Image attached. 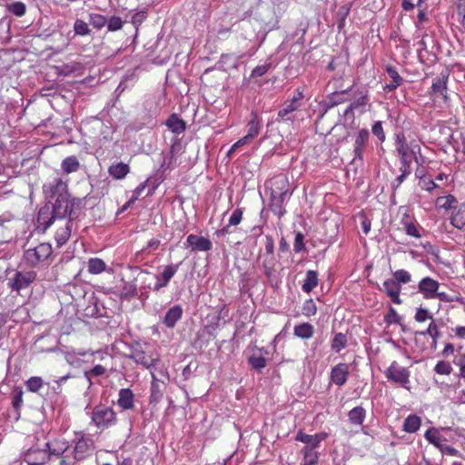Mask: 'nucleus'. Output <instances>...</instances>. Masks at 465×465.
<instances>
[{
    "mask_svg": "<svg viewBox=\"0 0 465 465\" xmlns=\"http://www.w3.org/2000/svg\"><path fill=\"white\" fill-rule=\"evenodd\" d=\"M401 213L400 224L402 230L408 236L420 239L421 238L420 231L422 227L416 221L415 217L410 213L409 209L405 206L399 208Z\"/></svg>",
    "mask_w": 465,
    "mask_h": 465,
    "instance_id": "4",
    "label": "nucleus"
},
{
    "mask_svg": "<svg viewBox=\"0 0 465 465\" xmlns=\"http://www.w3.org/2000/svg\"><path fill=\"white\" fill-rule=\"evenodd\" d=\"M430 336V338H440V331L438 324L436 323L435 320H432L426 330L420 331L415 332V339L418 341L420 337H427Z\"/></svg>",
    "mask_w": 465,
    "mask_h": 465,
    "instance_id": "33",
    "label": "nucleus"
},
{
    "mask_svg": "<svg viewBox=\"0 0 465 465\" xmlns=\"http://www.w3.org/2000/svg\"><path fill=\"white\" fill-rule=\"evenodd\" d=\"M379 290L385 292L393 303L398 305L402 303L400 297L401 286H400L398 282L394 281L392 278L386 279L383 282L382 286L379 287Z\"/></svg>",
    "mask_w": 465,
    "mask_h": 465,
    "instance_id": "14",
    "label": "nucleus"
},
{
    "mask_svg": "<svg viewBox=\"0 0 465 465\" xmlns=\"http://www.w3.org/2000/svg\"><path fill=\"white\" fill-rule=\"evenodd\" d=\"M12 404L16 411H19L23 404V391L20 387H15L13 391Z\"/></svg>",
    "mask_w": 465,
    "mask_h": 465,
    "instance_id": "57",
    "label": "nucleus"
},
{
    "mask_svg": "<svg viewBox=\"0 0 465 465\" xmlns=\"http://www.w3.org/2000/svg\"><path fill=\"white\" fill-rule=\"evenodd\" d=\"M450 224L459 230H462L465 227V207H460L452 213Z\"/></svg>",
    "mask_w": 465,
    "mask_h": 465,
    "instance_id": "38",
    "label": "nucleus"
},
{
    "mask_svg": "<svg viewBox=\"0 0 465 465\" xmlns=\"http://www.w3.org/2000/svg\"><path fill=\"white\" fill-rule=\"evenodd\" d=\"M152 378L153 381L151 384V401H158L162 398L163 394L161 392L158 381L153 373H152Z\"/></svg>",
    "mask_w": 465,
    "mask_h": 465,
    "instance_id": "58",
    "label": "nucleus"
},
{
    "mask_svg": "<svg viewBox=\"0 0 465 465\" xmlns=\"http://www.w3.org/2000/svg\"><path fill=\"white\" fill-rule=\"evenodd\" d=\"M6 10L15 16H23L26 12V5L20 1L5 4Z\"/></svg>",
    "mask_w": 465,
    "mask_h": 465,
    "instance_id": "41",
    "label": "nucleus"
},
{
    "mask_svg": "<svg viewBox=\"0 0 465 465\" xmlns=\"http://www.w3.org/2000/svg\"><path fill=\"white\" fill-rule=\"evenodd\" d=\"M44 381L41 377L34 376L26 381L25 386L27 390L31 392H38L39 390L43 387Z\"/></svg>",
    "mask_w": 465,
    "mask_h": 465,
    "instance_id": "49",
    "label": "nucleus"
},
{
    "mask_svg": "<svg viewBox=\"0 0 465 465\" xmlns=\"http://www.w3.org/2000/svg\"><path fill=\"white\" fill-rule=\"evenodd\" d=\"M371 132L381 142L385 141V134L381 121H377L372 124Z\"/></svg>",
    "mask_w": 465,
    "mask_h": 465,
    "instance_id": "62",
    "label": "nucleus"
},
{
    "mask_svg": "<svg viewBox=\"0 0 465 465\" xmlns=\"http://www.w3.org/2000/svg\"><path fill=\"white\" fill-rule=\"evenodd\" d=\"M302 313L308 318L314 316L317 313V306L312 299H308L303 302Z\"/></svg>",
    "mask_w": 465,
    "mask_h": 465,
    "instance_id": "50",
    "label": "nucleus"
},
{
    "mask_svg": "<svg viewBox=\"0 0 465 465\" xmlns=\"http://www.w3.org/2000/svg\"><path fill=\"white\" fill-rule=\"evenodd\" d=\"M386 72L391 77V83L386 84L383 89L385 92H392L402 84L403 79L399 74L397 69L392 65H388L386 67Z\"/></svg>",
    "mask_w": 465,
    "mask_h": 465,
    "instance_id": "24",
    "label": "nucleus"
},
{
    "mask_svg": "<svg viewBox=\"0 0 465 465\" xmlns=\"http://www.w3.org/2000/svg\"><path fill=\"white\" fill-rule=\"evenodd\" d=\"M384 322L388 324H401V316L393 307H390L387 314L384 316Z\"/></svg>",
    "mask_w": 465,
    "mask_h": 465,
    "instance_id": "51",
    "label": "nucleus"
},
{
    "mask_svg": "<svg viewBox=\"0 0 465 465\" xmlns=\"http://www.w3.org/2000/svg\"><path fill=\"white\" fill-rule=\"evenodd\" d=\"M73 221L74 220H67L65 226L56 231L55 240L59 246H62L69 240L72 232Z\"/></svg>",
    "mask_w": 465,
    "mask_h": 465,
    "instance_id": "34",
    "label": "nucleus"
},
{
    "mask_svg": "<svg viewBox=\"0 0 465 465\" xmlns=\"http://www.w3.org/2000/svg\"><path fill=\"white\" fill-rule=\"evenodd\" d=\"M414 320L417 322H424L428 320H430V322H431L434 319H433L432 313H430L428 309L420 307L416 311V313L414 315Z\"/></svg>",
    "mask_w": 465,
    "mask_h": 465,
    "instance_id": "55",
    "label": "nucleus"
},
{
    "mask_svg": "<svg viewBox=\"0 0 465 465\" xmlns=\"http://www.w3.org/2000/svg\"><path fill=\"white\" fill-rule=\"evenodd\" d=\"M304 99V87L299 86L293 92V94L291 99L286 100L282 108L278 112V118L287 121L290 120V114L297 111L302 104V100Z\"/></svg>",
    "mask_w": 465,
    "mask_h": 465,
    "instance_id": "6",
    "label": "nucleus"
},
{
    "mask_svg": "<svg viewBox=\"0 0 465 465\" xmlns=\"http://www.w3.org/2000/svg\"><path fill=\"white\" fill-rule=\"evenodd\" d=\"M180 264H181V262L177 263V264L167 265V266H165L163 272L161 274L156 275L157 282L153 287L154 292H158L162 288L168 285L171 279L173 277V275L178 271Z\"/></svg>",
    "mask_w": 465,
    "mask_h": 465,
    "instance_id": "17",
    "label": "nucleus"
},
{
    "mask_svg": "<svg viewBox=\"0 0 465 465\" xmlns=\"http://www.w3.org/2000/svg\"><path fill=\"white\" fill-rule=\"evenodd\" d=\"M293 333L296 337L308 340L314 334V328L309 322H303L294 326Z\"/></svg>",
    "mask_w": 465,
    "mask_h": 465,
    "instance_id": "29",
    "label": "nucleus"
},
{
    "mask_svg": "<svg viewBox=\"0 0 465 465\" xmlns=\"http://www.w3.org/2000/svg\"><path fill=\"white\" fill-rule=\"evenodd\" d=\"M303 459L301 465H316L319 460V453L312 447L304 446L302 450Z\"/></svg>",
    "mask_w": 465,
    "mask_h": 465,
    "instance_id": "36",
    "label": "nucleus"
},
{
    "mask_svg": "<svg viewBox=\"0 0 465 465\" xmlns=\"http://www.w3.org/2000/svg\"><path fill=\"white\" fill-rule=\"evenodd\" d=\"M347 336L341 332H338L334 335L331 341V350L335 352H340L342 349L347 346Z\"/></svg>",
    "mask_w": 465,
    "mask_h": 465,
    "instance_id": "43",
    "label": "nucleus"
},
{
    "mask_svg": "<svg viewBox=\"0 0 465 465\" xmlns=\"http://www.w3.org/2000/svg\"><path fill=\"white\" fill-rule=\"evenodd\" d=\"M146 18L147 12L145 10H142L133 15L131 22L137 30L138 26L141 25Z\"/></svg>",
    "mask_w": 465,
    "mask_h": 465,
    "instance_id": "61",
    "label": "nucleus"
},
{
    "mask_svg": "<svg viewBox=\"0 0 465 465\" xmlns=\"http://www.w3.org/2000/svg\"><path fill=\"white\" fill-rule=\"evenodd\" d=\"M367 103H368L367 95H362V96L359 97L358 99H356L355 101H353L352 103H351L350 105L344 111L343 114L344 115H348V114L353 115V111L355 109H358L360 107H364L367 104Z\"/></svg>",
    "mask_w": 465,
    "mask_h": 465,
    "instance_id": "48",
    "label": "nucleus"
},
{
    "mask_svg": "<svg viewBox=\"0 0 465 465\" xmlns=\"http://www.w3.org/2000/svg\"><path fill=\"white\" fill-rule=\"evenodd\" d=\"M421 425V419L415 414H411L405 418L402 430L408 433L416 432Z\"/></svg>",
    "mask_w": 465,
    "mask_h": 465,
    "instance_id": "30",
    "label": "nucleus"
},
{
    "mask_svg": "<svg viewBox=\"0 0 465 465\" xmlns=\"http://www.w3.org/2000/svg\"><path fill=\"white\" fill-rule=\"evenodd\" d=\"M384 375L388 381L401 384L403 387L410 382V371L408 368L401 366L396 361H393L388 369L384 371Z\"/></svg>",
    "mask_w": 465,
    "mask_h": 465,
    "instance_id": "7",
    "label": "nucleus"
},
{
    "mask_svg": "<svg viewBox=\"0 0 465 465\" xmlns=\"http://www.w3.org/2000/svg\"><path fill=\"white\" fill-rule=\"evenodd\" d=\"M440 283L431 277H424L418 283V290L425 299L431 300L436 298Z\"/></svg>",
    "mask_w": 465,
    "mask_h": 465,
    "instance_id": "15",
    "label": "nucleus"
},
{
    "mask_svg": "<svg viewBox=\"0 0 465 465\" xmlns=\"http://www.w3.org/2000/svg\"><path fill=\"white\" fill-rule=\"evenodd\" d=\"M106 264L105 262L99 258H92L88 262V271L93 274L101 273L105 271Z\"/></svg>",
    "mask_w": 465,
    "mask_h": 465,
    "instance_id": "44",
    "label": "nucleus"
},
{
    "mask_svg": "<svg viewBox=\"0 0 465 465\" xmlns=\"http://www.w3.org/2000/svg\"><path fill=\"white\" fill-rule=\"evenodd\" d=\"M57 218L54 216V213L51 211V207L48 203L43 206L37 215V223L38 228H41L44 232L46 231L56 220Z\"/></svg>",
    "mask_w": 465,
    "mask_h": 465,
    "instance_id": "19",
    "label": "nucleus"
},
{
    "mask_svg": "<svg viewBox=\"0 0 465 465\" xmlns=\"http://www.w3.org/2000/svg\"><path fill=\"white\" fill-rule=\"evenodd\" d=\"M370 133L367 129H361L356 136L354 145L365 147L366 142L369 140Z\"/></svg>",
    "mask_w": 465,
    "mask_h": 465,
    "instance_id": "60",
    "label": "nucleus"
},
{
    "mask_svg": "<svg viewBox=\"0 0 465 465\" xmlns=\"http://www.w3.org/2000/svg\"><path fill=\"white\" fill-rule=\"evenodd\" d=\"M79 167L80 163L75 156L67 157L62 162V170L66 173L76 172Z\"/></svg>",
    "mask_w": 465,
    "mask_h": 465,
    "instance_id": "42",
    "label": "nucleus"
},
{
    "mask_svg": "<svg viewBox=\"0 0 465 465\" xmlns=\"http://www.w3.org/2000/svg\"><path fill=\"white\" fill-rule=\"evenodd\" d=\"M130 168L128 164L124 163H118L116 164H113L109 167V174L114 179L120 180L126 176L129 173Z\"/></svg>",
    "mask_w": 465,
    "mask_h": 465,
    "instance_id": "35",
    "label": "nucleus"
},
{
    "mask_svg": "<svg viewBox=\"0 0 465 465\" xmlns=\"http://www.w3.org/2000/svg\"><path fill=\"white\" fill-rule=\"evenodd\" d=\"M395 151L400 159L401 166L411 167L410 148L403 133L397 134L395 136Z\"/></svg>",
    "mask_w": 465,
    "mask_h": 465,
    "instance_id": "12",
    "label": "nucleus"
},
{
    "mask_svg": "<svg viewBox=\"0 0 465 465\" xmlns=\"http://www.w3.org/2000/svg\"><path fill=\"white\" fill-rule=\"evenodd\" d=\"M124 21L119 16H112L107 21V28L109 31H117L123 27Z\"/></svg>",
    "mask_w": 465,
    "mask_h": 465,
    "instance_id": "63",
    "label": "nucleus"
},
{
    "mask_svg": "<svg viewBox=\"0 0 465 465\" xmlns=\"http://www.w3.org/2000/svg\"><path fill=\"white\" fill-rule=\"evenodd\" d=\"M248 363L253 370L261 371L265 368L267 361L259 351L258 353L254 352L248 358Z\"/></svg>",
    "mask_w": 465,
    "mask_h": 465,
    "instance_id": "40",
    "label": "nucleus"
},
{
    "mask_svg": "<svg viewBox=\"0 0 465 465\" xmlns=\"http://www.w3.org/2000/svg\"><path fill=\"white\" fill-rule=\"evenodd\" d=\"M434 371L440 375H450L452 372V367L449 361H440L435 365Z\"/></svg>",
    "mask_w": 465,
    "mask_h": 465,
    "instance_id": "54",
    "label": "nucleus"
},
{
    "mask_svg": "<svg viewBox=\"0 0 465 465\" xmlns=\"http://www.w3.org/2000/svg\"><path fill=\"white\" fill-rule=\"evenodd\" d=\"M183 314V309L180 305H174L170 308L163 318V323L168 328H173L176 322L181 319Z\"/></svg>",
    "mask_w": 465,
    "mask_h": 465,
    "instance_id": "25",
    "label": "nucleus"
},
{
    "mask_svg": "<svg viewBox=\"0 0 465 465\" xmlns=\"http://www.w3.org/2000/svg\"><path fill=\"white\" fill-rule=\"evenodd\" d=\"M118 405L123 410H131L134 407V393L130 389H121L119 391Z\"/></svg>",
    "mask_w": 465,
    "mask_h": 465,
    "instance_id": "27",
    "label": "nucleus"
},
{
    "mask_svg": "<svg viewBox=\"0 0 465 465\" xmlns=\"http://www.w3.org/2000/svg\"><path fill=\"white\" fill-rule=\"evenodd\" d=\"M36 272L32 270L16 271L12 278L8 281V287L20 293L22 290L29 288V286L35 281Z\"/></svg>",
    "mask_w": 465,
    "mask_h": 465,
    "instance_id": "5",
    "label": "nucleus"
},
{
    "mask_svg": "<svg viewBox=\"0 0 465 465\" xmlns=\"http://www.w3.org/2000/svg\"><path fill=\"white\" fill-rule=\"evenodd\" d=\"M262 121L254 112L252 113V118L247 124V134L234 143V150L245 144L251 143L258 136L262 130Z\"/></svg>",
    "mask_w": 465,
    "mask_h": 465,
    "instance_id": "11",
    "label": "nucleus"
},
{
    "mask_svg": "<svg viewBox=\"0 0 465 465\" xmlns=\"http://www.w3.org/2000/svg\"><path fill=\"white\" fill-rule=\"evenodd\" d=\"M165 124L173 134H176L183 133L186 128V123L176 114H171L166 120Z\"/></svg>",
    "mask_w": 465,
    "mask_h": 465,
    "instance_id": "26",
    "label": "nucleus"
},
{
    "mask_svg": "<svg viewBox=\"0 0 465 465\" xmlns=\"http://www.w3.org/2000/svg\"><path fill=\"white\" fill-rule=\"evenodd\" d=\"M351 87L341 90H335L329 95L330 106L338 105L349 100V92Z\"/></svg>",
    "mask_w": 465,
    "mask_h": 465,
    "instance_id": "28",
    "label": "nucleus"
},
{
    "mask_svg": "<svg viewBox=\"0 0 465 465\" xmlns=\"http://www.w3.org/2000/svg\"><path fill=\"white\" fill-rule=\"evenodd\" d=\"M454 363L459 367V376L465 380V353L460 354Z\"/></svg>",
    "mask_w": 465,
    "mask_h": 465,
    "instance_id": "64",
    "label": "nucleus"
},
{
    "mask_svg": "<svg viewBox=\"0 0 465 465\" xmlns=\"http://www.w3.org/2000/svg\"><path fill=\"white\" fill-rule=\"evenodd\" d=\"M236 251L241 252L242 260H250L253 255V250L256 245V241L252 237H246L244 242L237 241L235 242Z\"/></svg>",
    "mask_w": 465,
    "mask_h": 465,
    "instance_id": "20",
    "label": "nucleus"
},
{
    "mask_svg": "<svg viewBox=\"0 0 465 465\" xmlns=\"http://www.w3.org/2000/svg\"><path fill=\"white\" fill-rule=\"evenodd\" d=\"M270 183L271 199L269 208L275 215L281 218L286 213L283 204L289 191L288 181L282 176H277L272 179Z\"/></svg>",
    "mask_w": 465,
    "mask_h": 465,
    "instance_id": "1",
    "label": "nucleus"
},
{
    "mask_svg": "<svg viewBox=\"0 0 465 465\" xmlns=\"http://www.w3.org/2000/svg\"><path fill=\"white\" fill-rule=\"evenodd\" d=\"M53 249L51 244L43 242L33 249L25 252V259L31 266L35 267L39 262L46 260L52 254Z\"/></svg>",
    "mask_w": 465,
    "mask_h": 465,
    "instance_id": "10",
    "label": "nucleus"
},
{
    "mask_svg": "<svg viewBox=\"0 0 465 465\" xmlns=\"http://www.w3.org/2000/svg\"><path fill=\"white\" fill-rule=\"evenodd\" d=\"M392 275V279L398 282L400 286H401V284H407L411 281V274L404 269H400L393 272Z\"/></svg>",
    "mask_w": 465,
    "mask_h": 465,
    "instance_id": "46",
    "label": "nucleus"
},
{
    "mask_svg": "<svg viewBox=\"0 0 465 465\" xmlns=\"http://www.w3.org/2000/svg\"><path fill=\"white\" fill-rule=\"evenodd\" d=\"M401 174L396 177L395 181L393 182L391 187L393 191H396L401 184L404 182V180L411 174V167L409 166H401L400 167Z\"/></svg>",
    "mask_w": 465,
    "mask_h": 465,
    "instance_id": "52",
    "label": "nucleus"
},
{
    "mask_svg": "<svg viewBox=\"0 0 465 465\" xmlns=\"http://www.w3.org/2000/svg\"><path fill=\"white\" fill-rule=\"evenodd\" d=\"M48 449L47 462H51L54 459L59 460V465H67L66 460L63 457V454L68 450L67 442H62L57 447L51 449L50 443L45 444Z\"/></svg>",
    "mask_w": 465,
    "mask_h": 465,
    "instance_id": "21",
    "label": "nucleus"
},
{
    "mask_svg": "<svg viewBox=\"0 0 465 465\" xmlns=\"http://www.w3.org/2000/svg\"><path fill=\"white\" fill-rule=\"evenodd\" d=\"M74 33L78 35H87L90 34V29L86 22L81 19H76L74 24Z\"/></svg>",
    "mask_w": 465,
    "mask_h": 465,
    "instance_id": "56",
    "label": "nucleus"
},
{
    "mask_svg": "<svg viewBox=\"0 0 465 465\" xmlns=\"http://www.w3.org/2000/svg\"><path fill=\"white\" fill-rule=\"evenodd\" d=\"M73 441L74 442L73 456L76 461L84 460L94 449L93 440L85 437L82 432H75Z\"/></svg>",
    "mask_w": 465,
    "mask_h": 465,
    "instance_id": "9",
    "label": "nucleus"
},
{
    "mask_svg": "<svg viewBox=\"0 0 465 465\" xmlns=\"http://www.w3.org/2000/svg\"><path fill=\"white\" fill-rule=\"evenodd\" d=\"M44 193L49 201L57 197L69 194L67 192V184L60 178H55L53 182L44 185Z\"/></svg>",
    "mask_w": 465,
    "mask_h": 465,
    "instance_id": "13",
    "label": "nucleus"
},
{
    "mask_svg": "<svg viewBox=\"0 0 465 465\" xmlns=\"http://www.w3.org/2000/svg\"><path fill=\"white\" fill-rule=\"evenodd\" d=\"M115 420V412L110 407L98 405L93 410L92 421L98 428H107L111 424L114 423Z\"/></svg>",
    "mask_w": 465,
    "mask_h": 465,
    "instance_id": "8",
    "label": "nucleus"
},
{
    "mask_svg": "<svg viewBox=\"0 0 465 465\" xmlns=\"http://www.w3.org/2000/svg\"><path fill=\"white\" fill-rule=\"evenodd\" d=\"M366 417V411L361 406L351 409L348 413L349 420L353 425H362Z\"/></svg>",
    "mask_w": 465,
    "mask_h": 465,
    "instance_id": "31",
    "label": "nucleus"
},
{
    "mask_svg": "<svg viewBox=\"0 0 465 465\" xmlns=\"http://www.w3.org/2000/svg\"><path fill=\"white\" fill-rule=\"evenodd\" d=\"M89 22L94 27L101 29L106 25L107 19L104 15L100 14H90Z\"/></svg>",
    "mask_w": 465,
    "mask_h": 465,
    "instance_id": "53",
    "label": "nucleus"
},
{
    "mask_svg": "<svg viewBox=\"0 0 465 465\" xmlns=\"http://www.w3.org/2000/svg\"><path fill=\"white\" fill-rule=\"evenodd\" d=\"M51 204V211L57 219H64L67 217V220H74L77 215L74 210V206H79L81 199L74 198L70 200V195H64L57 197L54 202L49 201L48 204Z\"/></svg>",
    "mask_w": 465,
    "mask_h": 465,
    "instance_id": "2",
    "label": "nucleus"
},
{
    "mask_svg": "<svg viewBox=\"0 0 465 465\" xmlns=\"http://www.w3.org/2000/svg\"><path fill=\"white\" fill-rule=\"evenodd\" d=\"M449 73L442 71L433 81L430 91V95L433 102H442L447 104L450 101L448 94Z\"/></svg>",
    "mask_w": 465,
    "mask_h": 465,
    "instance_id": "3",
    "label": "nucleus"
},
{
    "mask_svg": "<svg viewBox=\"0 0 465 465\" xmlns=\"http://www.w3.org/2000/svg\"><path fill=\"white\" fill-rule=\"evenodd\" d=\"M424 436L430 443L433 444L436 447L440 446V443L442 441V436L436 429H434V428L429 429L425 432Z\"/></svg>",
    "mask_w": 465,
    "mask_h": 465,
    "instance_id": "47",
    "label": "nucleus"
},
{
    "mask_svg": "<svg viewBox=\"0 0 465 465\" xmlns=\"http://www.w3.org/2000/svg\"><path fill=\"white\" fill-rule=\"evenodd\" d=\"M416 176L420 178L419 185L422 190L431 192L438 187V184L432 179L425 175H421V173H419V170L416 172Z\"/></svg>",
    "mask_w": 465,
    "mask_h": 465,
    "instance_id": "45",
    "label": "nucleus"
},
{
    "mask_svg": "<svg viewBox=\"0 0 465 465\" xmlns=\"http://www.w3.org/2000/svg\"><path fill=\"white\" fill-rule=\"evenodd\" d=\"M137 294V287L134 282H124V286L121 289L118 296L121 300L130 301L132 298L136 296Z\"/></svg>",
    "mask_w": 465,
    "mask_h": 465,
    "instance_id": "37",
    "label": "nucleus"
},
{
    "mask_svg": "<svg viewBox=\"0 0 465 465\" xmlns=\"http://www.w3.org/2000/svg\"><path fill=\"white\" fill-rule=\"evenodd\" d=\"M128 357L135 363L141 364L146 369L152 368L154 366L155 362L158 361V359L147 357L145 352L142 350H134Z\"/></svg>",
    "mask_w": 465,
    "mask_h": 465,
    "instance_id": "23",
    "label": "nucleus"
},
{
    "mask_svg": "<svg viewBox=\"0 0 465 465\" xmlns=\"http://www.w3.org/2000/svg\"><path fill=\"white\" fill-rule=\"evenodd\" d=\"M349 374L348 364L342 362L338 363L332 367L331 371V381L338 386H342L347 382Z\"/></svg>",
    "mask_w": 465,
    "mask_h": 465,
    "instance_id": "18",
    "label": "nucleus"
},
{
    "mask_svg": "<svg viewBox=\"0 0 465 465\" xmlns=\"http://www.w3.org/2000/svg\"><path fill=\"white\" fill-rule=\"evenodd\" d=\"M293 250L295 252H301L302 251L305 250L304 235L301 232H297L295 233Z\"/></svg>",
    "mask_w": 465,
    "mask_h": 465,
    "instance_id": "59",
    "label": "nucleus"
},
{
    "mask_svg": "<svg viewBox=\"0 0 465 465\" xmlns=\"http://www.w3.org/2000/svg\"><path fill=\"white\" fill-rule=\"evenodd\" d=\"M318 281V272L312 270L308 271L302 286V291L306 293H310L315 287H317Z\"/></svg>",
    "mask_w": 465,
    "mask_h": 465,
    "instance_id": "32",
    "label": "nucleus"
},
{
    "mask_svg": "<svg viewBox=\"0 0 465 465\" xmlns=\"http://www.w3.org/2000/svg\"><path fill=\"white\" fill-rule=\"evenodd\" d=\"M187 244L194 251H209L212 248L210 240L203 236L190 234L187 237Z\"/></svg>",
    "mask_w": 465,
    "mask_h": 465,
    "instance_id": "22",
    "label": "nucleus"
},
{
    "mask_svg": "<svg viewBox=\"0 0 465 465\" xmlns=\"http://www.w3.org/2000/svg\"><path fill=\"white\" fill-rule=\"evenodd\" d=\"M329 434L327 432H320L314 435H310L302 430H299L295 436V440L297 441H301L306 444V446L312 447V450H315L320 447L322 441L328 438Z\"/></svg>",
    "mask_w": 465,
    "mask_h": 465,
    "instance_id": "16",
    "label": "nucleus"
},
{
    "mask_svg": "<svg viewBox=\"0 0 465 465\" xmlns=\"http://www.w3.org/2000/svg\"><path fill=\"white\" fill-rule=\"evenodd\" d=\"M455 203H457V199L451 194L447 196H440L435 201V204L438 208L444 209L446 211L454 209Z\"/></svg>",
    "mask_w": 465,
    "mask_h": 465,
    "instance_id": "39",
    "label": "nucleus"
}]
</instances>
